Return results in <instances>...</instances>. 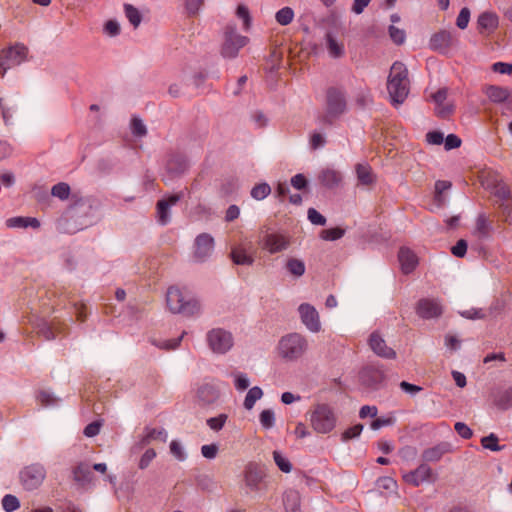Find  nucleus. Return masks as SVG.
Instances as JSON below:
<instances>
[{"label": "nucleus", "mask_w": 512, "mask_h": 512, "mask_svg": "<svg viewBox=\"0 0 512 512\" xmlns=\"http://www.w3.org/2000/svg\"><path fill=\"white\" fill-rule=\"evenodd\" d=\"M387 90L393 104L400 105L410 90L408 70L402 62H394L387 79Z\"/></svg>", "instance_id": "1"}, {"label": "nucleus", "mask_w": 512, "mask_h": 512, "mask_svg": "<svg viewBox=\"0 0 512 512\" xmlns=\"http://www.w3.org/2000/svg\"><path fill=\"white\" fill-rule=\"evenodd\" d=\"M308 420L316 433L328 434L337 424V415L334 409L325 403L314 405L307 412Z\"/></svg>", "instance_id": "2"}, {"label": "nucleus", "mask_w": 512, "mask_h": 512, "mask_svg": "<svg viewBox=\"0 0 512 512\" xmlns=\"http://www.w3.org/2000/svg\"><path fill=\"white\" fill-rule=\"evenodd\" d=\"M309 347L308 340L300 333H289L283 336L278 343L279 356L287 362L301 359Z\"/></svg>", "instance_id": "3"}, {"label": "nucleus", "mask_w": 512, "mask_h": 512, "mask_svg": "<svg viewBox=\"0 0 512 512\" xmlns=\"http://www.w3.org/2000/svg\"><path fill=\"white\" fill-rule=\"evenodd\" d=\"M166 302L172 313L183 314L185 316L196 315L201 310V305L197 299L185 296L177 287H170L167 290Z\"/></svg>", "instance_id": "4"}, {"label": "nucleus", "mask_w": 512, "mask_h": 512, "mask_svg": "<svg viewBox=\"0 0 512 512\" xmlns=\"http://www.w3.org/2000/svg\"><path fill=\"white\" fill-rule=\"evenodd\" d=\"M267 474L263 466L249 462L243 470V482L248 492H260L266 489Z\"/></svg>", "instance_id": "5"}, {"label": "nucleus", "mask_w": 512, "mask_h": 512, "mask_svg": "<svg viewBox=\"0 0 512 512\" xmlns=\"http://www.w3.org/2000/svg\"><path fill=\"white\" fill-rule=\"evenodd\" d=\"M209 349L219 355L229 352L234 345V337L230 331L223 328H213L206 334Z\"/></svg>", "instance_id": "6"}, {"label": "nucleus", "mask_w": 512, "mask_h": 512, "mask_svg": "<svg viewBox=\"0 0 512 512\" xmlns=\"http://www.w3.org/2000/svg\"><path fill=\"white\" fill-rule=\"evenodd\" d=\"M249 39L246 36L236 32L234 26H226L224 30V40L221 46V55L224 58H235L240 49L247 45Z\"/></svg>", "instance_id": "7"}, {"label": "nucleus", "mask_w": 512, "mask_h": 512, "mask_svg": "<svg viewBox=\"0 0 512 512\" xmlns=\"http://www.w3.org/2000/svg\"><path fill=\"white\" fill-rule=\"evenodd\" d=\"M46 478V469L42 464L34 463L24 467L19 473L22 487L27 491L38 489Z\"/></svg>", "instance_id": "8"}, {"label": "nucleus", "mask_w": 512, "mask_h": 512, "mask_svg": "<svg viewBox=\"0 0 512 512\" xmlns=\"http://www.w3.org/2000/svg\"><path fill=\"white\" fill-rule=\"evenodd\" d=\"M346 110V99L338 89L331 88L327 92V106L324 122L331 124L334 119L342 115Z\"/></svg>", "instance_id": "9"}, {"label": "nucleus", "mask_w": 512, "mask_h": 512, "mask_svg": "<svg viewBox=\"0 0 512 512\" xmlns=\"http://www.w3.org/2000/svg\"><path fill=\"white\" fill-rule=\"evenodd\" d=\"M258 244L262 250L276 254L288 249L291 244L290 236L284 233L271 232L263 234Z\"/></svg>", "instance_id": "10"}, {"label": "nucleus", "mask_w": 512, "mask_h": 512, "mask_svg": "<svg viewBox=\"0 0 512 512\" xmlns=\"http://www.w3.org/2000/svg\"><path fill=\"white\" fill-rule=\"evenodd\" d=\"M27 55V48L24 45H15L0 52V77L11 67L21 64Z\"/></svg>", "instance_id": "11"}, {"label": "nucleus", "mask_w": 512, "mask_h": 512, "mask_svg": "<svg viewBox=\"0 0 512 512\" xmlns=\"http://www.w3.org/2000/svg\"><path fill=\"white\" fill-rule=\"evenodd\" d=\"M214 250V239L208 233L198 235L194 241L193 261L197 263L205 262Z\"/></svg>", "instance_id": "12"}, {"label": "nucleus", "mask_w": 512, "mask_h": 512, "mask_svg": "<svg viewBox=\"0 0 512 512\" xmlns=\"http://www.w3.org/2000/svg\"><path fill=\"white\" fill-rule=\"evenodd\" d=\"M301 322L312 333H318L321 330V322L318 311L314 306L303 303L298 307Z\"/></svg>", "instance_id": "13"}, {"label": "nucleus", "mask_w": 512, "mask_h": 512, "mask_svg": "<svg viewBox=\"0 0 512 512\" xmlns=\"http://www.w3.org/2000/svg\"><path fill=\"white\" fill-rule=\"evenodd\" d=\"M371 350L379 357L385 359H395L396 351L386 344L385 339L377 331L371 333L368 339Z\"/></svg>", "instance_id": "14"}, {"label": "nucleus", "mask_w": 512, "mask_h": 512, "mask_svg": "<svg viewBox=\"0 0 512 512\" xmlns=\"http://www.w3.org/2000/svg\"><path fill=\"white\" fill-rule=\"evenodd\" d=\"M406 483L412 486H419L423 482H433L435 480L434 473L427 464L419 465L415 470L403 475Z\"/></svg>", "instance_id": "15"}, {"label": "nucleus", "mask_w": 512, "mask_h": 512, "mask_svg": "<svg viewBox=\"0 0 512 512\" xmlns=\"http://www.w3.org/2000/svg\"><path fill=\"white\" fill-rule=\"evenodd\" d=\"M416 312L423 319H433L442 315L443 308L437 299L424 298L418 301Z\"/></svg>", "instance_id": "16"}, {"label": "nucleus", "mask_w": 512, "mask_h": 512, "mask_svg": "<svg viewBox=\"0 0 512 512\" xmlns=\"http://www.w3.org/2000/svg\"><path fill=\"white\" fill-rule=\"evenodd\" d=\"M447 93H448L447 89L442 88L431 95L432 100L436 104L435 112H436L437 116H439L441 118H447L454 111V105L446 102Z\"/></svg>", "instance_id": "17"}, {"label": "nucleus", "mask_w": 512, "mask_h": 512, "mask_svg": "<svg viewBox=\"0 0 512 512\" xmlns=\"http://www.w3.org/2000/svg\"><path fill=\"white\" fill-rule=\"evenodd\" d=\"M196 398L203 406L213 404L219 398V390L213 384L203 383L196 390Z\"/></svg>", "instance_id": "18"}, {"label": "nucleus", "mask_w": 512, "mask_h": 512, "mask_svg": "<svg viewBox=\"0 0 512 512\" xmlns=\"http://www.w3.org/2000/svg\"><path fill=\"white\" fill-rule=\"evenodd\" d=\"M181 198L180 194H174L166 199L159 200L157 203V218L161 225H166L170 221L169 208L175 205Z\"/></svg>", "instance_id": "19"}, {"label": "nucleus", "mask_w": 512, "mask_h": 512, "mask_svg": "<svg viewBox=\"0 0 512 512\" xmlns=\"http://www.w3.org/2000/svg\"><path fill=\"white\" fill-rule=\"evenodd\" d=\"M73 478L83 487L93 485L95 481L94 474L90 466L86 463H79L73 469Z\"/></svg>", "instance_id": "20"}, {"label": "nucleus", "mask_w": 512, "mask_h": 512, "mask_svg": "<svg viewBox=\"0 0 512 512\" xmlns=\"http://www.w3.org/2000/svg\"><path fill=\"white\" fill-rule=\"evenodd\" d=\"M398 259L401 265L403 273H411L418 264V258L416 254L409 248L403 247L399 250Z\"/></svg>", "instance_id": "21"}, {"label": "nucleus", "mask_w": 512, "mask_h": 512, "mask_svg": "<svg viewBox=\"0 0 512 512\" xmlns=\"http://www.w3.org/2000/svg\"><path fill=\"white\" fill-rule=\"evenodd\" d=\"M453 44L451 32L443 30L435 33L430 39V48L436 51H444Z\"/></svg>", "instance_id": "22"}, {"label": "nucleus", "mask_w": 512, "mask_h": 512, "mask_svg": "<svg viewBox=\"0 0 512 512\" xmlns=\"http://www.w3.org/2000/svg\"><path fill=\"white\" fill-rule=\"evenodd\" d=\"M325 41L330 57L337 59L344 56L345 46L343 41L338 40L331 32L326 33Z\"/></svg>", "instance_id": "23"}, {"label": "nucleus", "mask_w": 512, "mask_h": 512, "mask_svg": "<svg viewBox=\"0 0 512 512\" xmlns=\"http://www.w3.org/2000/svg\"><path fill=\"white\" fill-rule=\"evenodd\" d=\"M318 179L323 186L331 189L337 187L341 183L342 175L335 169L326 168L319 173Z\"/></svg>", "instance_id": "24"}, {"label": "nucleus", "mask_w": 512, "mask_h": 512, "mask_svg": "<svg viewBox=\"0 0 512 512\" xmlns=\"http://www.w3.org/2000/svg\"><path fill=\"white\" fill-rule=\"evenodd\" d=\"M484 92L493 103H504L510 97V90L506 87L489 85L485 88Z\"/></svg>", "instance_id": "25"}, {"label": "nucleus", "mask_w": 512, "mask_h": 512, "mask_svg": "<svg viewBox=\"0 0 512 512\" xmlns=\"http://www.w3.org/2000/svg\"><path fill=\"white\" fill-rule=\"evenodd\" d=\"M232 261L237 265H252L254 257L248 253V249L243 245L234 247L231 251Z\"/></svg>", "instance_id": "26"}, {"label": "nucleus", "mask_w": 512, "mask_h": 512, "mask_svg": "<svg viewBox=\"0 0 512 512\" xmlns=\"http://www.w3.org/2000/svg\"><path fill=\"white\" fill-rule=\"evenodd\" d=\"M450 451V445L447 443L438 444L432 448L426 449L422 457L428 462H437L442 456Z\"/></svg>", "instance_id": "27"}, {"label": "nucleus", "mask_w": 512, "mask_h": 512, "mask_svg": "<svg viewBox=\"0 0 512 512\" xmlns=\"http://www.w3.org/2000/svg\"><path fill=\"white\" fill-rule=\"evenodd\" d=\"M6 226L8 228H27V227L39 228L40 222L38 219L33 218V217L17 216V217H11V218L7 219Z\"/></svg>", "instance_id": "28"}, {"label": "nucleus", "mask_w": 512, "mask_h": 512, "mask_svg": "<svg viewBox=\"0 0 512 512\" xmlns=\"http://www.w3.org/2000/svg\"><path fill=\"white\" fill-rule=\"evenodd\" d=\"M284 507L286 512H301L300 495L297 491H286L284 495Z\"/></svg>", "instance_id": "29"}, {"label": "nucleus", "mask_w": 512, "mask_h": 512, "mask_svg": "<svg viewBox=\"0 0 512 512\" xmlns=\"http://www.w3.org/2000/svg\"><path fill=\"white\" fill-rule=\"evenodd\" d=\"M285 268L294 277H301L305 273V264L302 260L294 257H290L287 259L285 263Z\"/></svg>", "instance_id": "30"}, {"label": "nucleus", "mask_w": 512, "mask_h": 512, "mask_svg": "<svg viewBox=\"0 0 512 512\" xmlns=\"http://www.w3.org/2000/svg\"><path fill=\"white\" fill-rule=\"evenodd\" d=\"M451 188V182L445 180H438L435 183V195L434 202L438 208H441L445 204V197L443 196L444 191Z\"/></svg>", "instance_id": "31"}, {"label": "nucleus", "mask_w": 512, "mask_h": 512, "mask_svg": "<svg viewBox=\"0 0 512 512\" xmlns=\"http://www.w3.org/2000/svg\"><path fill=\"white\" fill-rule=\"evenodd\" d=\"M478 25L485 30H493L498 26V17L491 12H484L478 18Z\"/></svg>", "instance_id": "32"}, {"label": "nucleus", "mask_w": 512, "mask_h": 512, "mask_svg": "<svg viewBox=\"0 0 512 512\" xmlns=\"http://www.w3.org/2000/svg\"><path fill=\"white\" fill-rule=\"evenodd\" d=\"M262 396H263V391L260 387L254 386V387L250 388L246 394V397H245L244 403H243L245 409L251 410L254 407L256 401L261 399Z\"/></svg>", "instance_id": "33"}, {"label": "nucleus", "mask_w": 512, "mask_h": 512, "mask_svg": "<svg viewBox=\"0 0 512 512\" xmlns=\"http://www.w3.org/2000/svg\"><path fill=\"white\" fill-rule=\"evenodd\" d=\"M187 162L182 156H173L167 162V169L171 173L179 174L185 171Z\"/></svg>", "instance_id": "34"}, {"label": "nucleus", "mask_w": 512, "mask_h": 512, "mask_svg": "<svg viewBox=\"0 0 512 512\" xmlns=\"http://www.w3.org/2000/svg\"><path fill=\"white\" fill-rule=\"evenodd\" d=\"M168 437L167 431L164 428H153L147 431L146 435L143 438L144 444H149L153 440H159L162 442H166Z\"/></svg>", "instance_id": "35"}, {"label": "nucleus", "mask_w": 512, "mask_h": 512, "mask_svg": "<svg viewBox=\"0 0 512 512\" xmlns=\"http://www.w3.org/2000/svg\"><path fill=\"white\" fill-rule=\"evenodd\" d=\"M275 19L282 26L289 25L294 19V11L290 7H283L276 12Z\"/></svg>", "instance_id": "36"}, {"label": "nucleus", "mask_w": 512, "mask_h": 512, "mask_svg": "<svg viewBox=\"0 0 512 512\" xmlns=\"http://www.w3.org/2000/svg\"><path fill=\"white\" fill-rule=\"evenodd\" d=\"M383 378V374L377 370H368L362 375L363 381L373 388H377L378 384L383 380Z\"/></svg>", "instance_id": "37"}, {"label": "nucleus", "mask_w": 512, "mask_h": 512, "mask_svg": "<svg viewBox=\"0 0 512 512\" xmlns=\"http://www.w3.org/2000/svg\"><path fill=\"white\" fill-rule=\"evenodd\" d=\"M356 172L360 183L368 185L373 182L371 168L368 165L358 164L356 167Z\"/></svg>", "instance_id": "38"}, {"label": "nucleus", "mask_w": 512, "mask_h": 512, "mask_svg": "<svg viewBox=\"0 0 512 512\" xmlns=\"http://www.w3.org/2000/svg\"><path fill=\"white\" fill-rule=\"evenodd\" d=\"M124 11H125V15L127 17V19L129 20V22L136 28L139 26V24L141 23V15L138 11V9H136L134 6H132L131 4H125L124 5Z\"/></svg>", "instance_id": "39"}, {"label": "nucleus", "mask_w": 512, "mask_h": 512, "mask_svg": "<svg viewBox=\"0 0 512 512\" xmlns=\"http://www.w3.org/2000/svg\"><path fill=\"white\" fill-rule=\"evenodd\" d=\"M271 192V188L267 183H261L254 186L251 190V196L255 200H263Z\"/></svg>", "instance_id": "40"}, {"label": "nucleus", "mask_w": 512, "mask_h": 512, "mask_svg": "<svg viewBox=\"0 0 512 512\" xmlns=\"http://www.w3.org/2000/svg\"><path fill=\"white\" fill-rule=\"evenodd\" d=\"M227 419L228 415L223 413L207 419L206 423L211 430L218 432L224 427Z\"/></svg>", "instance_id": "41"}, {"label": "nucleus", "mask_w": 512, "mask_h": 512, "mask_svg": "<svg viewBox=\"0 0 512 512\" xmlns=\"http://www.w3.org/2000/svg\"><path fill=\"white\" fill-rule=\"evenodd\" d=\"M481 444L485 449H489L491 451H501L503 449V446L498 444V437L493 433L483 437L481 439Z\"/></svg>", "instance_id": "42"}, {"label": "nucleus", "mask_w": 512, "mask_h": 512, "mask_svg": "<svg viewBox=\"0 0 512 512\" xmlns=\"http://www.w3.org/2000/svg\"><path fill=\"white\" fill-rule=\"evenodd\" d=\"M236 15L243 21V29L248 31L251 26V16L249 9L245 5L240 4L237 7Z\"/></svg>", "instance_id": "43"}, {"label": "nucleus", "mask_w": 512, "mask_h": 512, "mask_svg": "<svg viewBox=\"0 0 512 512\" xmlns=\"http://www.w3.org/2000/svg\"><path fill=\"white\" fill-rule=\"evenodd\" d=\"M496 405L504 410L512 407V388L506 389L499 395Z\"/></svg>", "instance_id": "44"}, {"label": "nucleus", "mask_w": 512, "mask_h": 512, "mask_svg": "<svg viewBox=\"0 0 512 512\" xmlns=\"http://www.w3.org/2000/svg\"><path fill=\"white\" fill-rule=\"evenodd\" d=\"M260 423L263 428L270 429L275 425V414L271 409H265L260 413Z\"/></svg>", "instance_id": "45"}, {"label": "nucleus", "mask_w": 512, "mask_h": 512, "mask_svg": "<svg viewBox=\"0 0 512 512\" xmlns=\"http://www.w3.org/2000/svg\"><path fill=\"white\" fill-rule=\"evenodd\" d=\"M2 507L6 512H13L20 507V502L16 496L7 494L2 499Z\"/></svg>", "instance_id": "46"}, {"label": "nucleus", "mask_w": 512, "mask_h": 512, "mask_svg": "<svg viewBox=\"0 0 512 512\" xmlns=\"http://www.w3.org/2000/svg\"><path fill=\"white\" fill-rule=\"evenodd\" d=\"M273 459H274L276 465L278 466V468L282 472L289 473L291 471L292 465H291L290 461L286 457H284L280 452L274 451Z\"/></svg>", "instance_id": "47"}, {"label": "nucleus", "mask_w": 512, "mask_h": 512, "mask_svg": "<svg viewBox=\"0 0 512 512\" xmlns=\"http://www.w3.org/2000/svg\"><path fill=\"white\" fill-rule=\"evenodd\" d=\"M344 233L345 230L340 227L330 228L321 232V238L327 241H335L342 238Z\"/></svg>", "instance_id": "48"}, {"label": "nucleus", "mask_w": 512, "mask_h": 512, "mask_svg": "<svg viewBox=\"0 0 512 512\" xmlns=\"http://www.w3.org/2000/svg\"><path fill=\"white\" fill-rule=\"evenodd\" d=\"M51 194L61 200H65L69 197L70 187L64 182L58 183L52 187Z\"/></svg>", "instance_id": "49"}, {"label": "nucleus", "mask_w": 512, "mask_h": 512, "mask_svg": "<svg viewBox=\"0 0 512 512\" xmlns=\"http://www.w3.org/2000/svg\"><path fill=\"white\" fill-rule=\"evenodd\" d=\"M184 334H185V332H183L182 335L176 339L164 340V341L153 340L152 343H153V345L158 346L161 349L174 350L180 345V342H181Z\"/></svg>", "instance_id": "50"}, {"label": "nucleus", "mask_w": 512, "mask_h": 512, "mask_svg": "<svg viewBox=\"0 0 512 512\" xmlns=\"http://www.w3.org/2000/svg\"><path fill=\"white\" fill-rule=\"evenodd\" d=\"M233 376H234V385L238 391H244L249 387L250 381L246 374L238 372V373H234Z\"/></svg>", "instance_id": "51"}, {"label": "nucleus", "mask_w": 512, "mask_h": 512, "mask_svg": "<svg viewBox=\"0 0 512 512\" xmlns=\"http://www.w3.org/2000/svg\"><path fill=\"white\" fill-rule=\"evenodd\" d=\"M170 452L178 460L184 461L187 456L180 442L172 440L170 443Z\"/></svg>", "instance_id": "52"}, {"label": "nucleus", "mask_w": 512, "mask_h": 512, "mask_svg": "<svg viewBox=\"0 0 512 512\" xmlns=\"http://www.w3.org/2000/svg\"><path fill=\"white\" fill-rule=\"evenodd\" d=\"M131 130L132 133L138 137H142L147 133L146 126L142 120L136 117L131 120Z\"/></svg>", "instance_id": "53"}, {"label": "nucleus", "mask_w": 512, "mask_h": 512, "mask_svg": "<svg viewBox=\"0 0 512 512\" xmlns=\"http://www.w3.org/2000/svg\"><path fill=\"white\" fill-rule=\"evenodd\" d=\"M362 430H363V425L362 424H356V425L346 429L343 432L342 439L344 441L354 439V438L358 437L361 434Z\"/></svg>", "instance_id": "54"}, {"label": "nucleus", "mask_w": 512, "mask_h": 512, "mask_svg": "<svg viewBox=\"0 0 512 512\" xmlns=\"http://www.w3.org/2000/svg\"><path fill=\"white\" fill-rule=\"evenodd\" d=\"M389 35L395 44H402L405 41V32L395 26L389 27Z\"/></svg>", "instance_id": "55"}, {"label": "nucleus", "mask_w": 512, "mask_h": 512, "mask_svg": "<svg viewBox=\"0 0 512 512\" xmlns=\"http://www.w3.org/2000/svg\"><path fill=\"white\" fill-rule=\"evenodd\" d=\"M326 144V138L324 134L314 132L310 136V146L316 150L323 147Z\"/></svg>", "instance_id": "56"}, {"label": "nucleus", "mask_w": 512, "mask_h": 512, "mask_svg": "<svg viewBox=\"0 0 512 512\" xmlns=\"http://www.w3.org/2000/svg\"><path fill=\"white\" fill-rule=\"evenodd\" d=\"M37 399L41 405L46 407L57 403V399L48 391H40Z\"/></svg>", "instance_id": "57"}, {"label": "nucleus", "mask_w": 512, "mask_h": 512, "mask_svg": "<svg viewBox=\"0 0 512 512\" xmlns=\"http://www.w3.org/2000/svg\"><path fill=\"white\" fill-rule=\"evenodd\" d=\"M204 0H185V8L189 15H196L201 6L203 5Z\"/></svg>", "instance_id": "58"}, {"label": "nucleus", "mask_w": 512, "mask_h": 512, "mask_svg": "<svg viewBox=\"0 0 512 512\" xmlns=\"http://www.w3.org/2000/svg\"><path fill=\"white\" fill-rule=\"evenodd\" d=\"M469 19H470V11L468 8L464 7L461 9V11L457 17L456 25L460 29H465L468 26Z\"/></svg>", "instance_id": "59"}, {"label": "nucleus", "mask_w": 512, "mask_h": 512, "mask_svg": "<svg viewBox=\"0 0 512 512\" xmlns=\"http://www.w3.org/2000/svg\"><path fill=\"white\" fill-rule=\"evenodd\" d=\"M156 457V452L154 449H147L142 455L139 461L140 469H145L149 466L151 461Z\"/></svg>", "instance_id": "60"}, {"label": "nucleus", "mask_w": 512, "mask_h": 512, "mask_svg": "<svg viewBox=\"0 0 512 512\" xmlns=\"http://www.w3.org/2000/svg\"><path fill=\"white\" fill-rule=\"evenodd\" d=\"M308 219L315 225H324L326 223V218L314 208L308 210Z\"/></svg>", "instance_id": "61"}, {"label": "nucleus", "mask_w": 512, "mask_h": 512, "mask_svg": "<svg viewBox=\"0 0 512 512\" xmlns=\"http://www.w3.org/2000/svg\"><path fill=\"white\" fill-rule=\"evenodd\" d=\"M203 457L207 459H214L218 453V446L216 444L203 445L201 447Z\"/></svg>", "instance_id": "62"}, {"label": "nucleus", "mask_w": 512, "mask_h": 512, "mask_svg": "<svg viewBox=\"0 0 512 512\" xmlns=\"http://www.w3.org/2000/svg\"><path fill=\"white\" fill-rule=\"evenodd\" d=\"M104 31L109 36H116L120 32V25L115 20H109L104 26Z\"/></svg>", "instance_id": "63"}, {"label": "nucleus", "mask_w": 512, "mask_h": 512, "mask_svg": "<svg viewBox=\"0 0 512 512\" xmlns=\"http://www.w3.org/2000/svg\"><path fill=\"white\" fill-rule=\"evenodd\" d=\"M502 212L505 221L512 223V199H508L502 204Z\"/></svg>", "instance_id": "64"}]
</instances>
